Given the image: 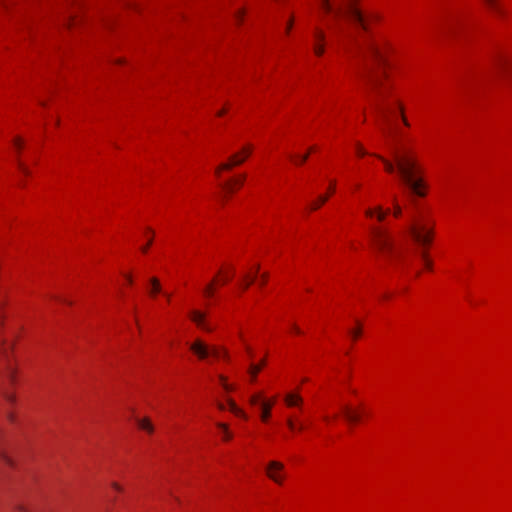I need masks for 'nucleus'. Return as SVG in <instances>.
Returning a JSON list of instances; mask_svg holds the SVG:
<instances>
[{
	"mask_svg": "<svg viewBox=\"0 0 512 512\" xmlns=\"http://www.w3.org/2000/svg\"><path fill=\"white\" fill-rule=\"evenodd\" d=\"M350 54L356 62L358 74L362 77L372 93L375 94L374 108L385 121H388V115L392 109L381 103L380 99L384 96L382 90L381 75L374 71L372 63L375 62L382 64L385 62V57L378 45L371 39L364 41L352 40V47Z\"/></svg>",
	"mask_w": 512,
	"mask_h": 512,
	"instance_id": "obj_1",
	"label": "nucleus"
},
{
	"mask_svg": "<svg viewBox=\"0 0 512 512\" xmlns=\"http://www.w3.org/2000/svg\"><path fill=\"white\" fill-rule=\"evenodd\" d=\"M392 156L394 162L377 155L384 163L387 172L394 173L397 170L411 192L418 197H424L426 195V183L419 176L421 169L414 152L407 147L393 148Z\"/></svg>",
	"mask_w": 512,
	"mask_h": 512,
	"instance_id": "obj_2",
	"label": "nucleus"
},
{
	"mask_svg": "<svg viewBox=\"0 0 512 512\" xmlns=\"http://www.w3.org/2000/svg\"><path fill=\"white\" fill-rule=\"evenodd\" d=\"M358 0H320L321 8L335 17H346L367 30L362 12L357 7Z\"/></svg>",
	"mask_w": 512,
	"mask_h": 512,
	"instance_id": "obj_3",
	"label": "nucleus"
},
{
	"mask_svg": "<svg viewBox=\"0 0 512 512\" xmlns=\"http://www.w3.org/2000/svg\"><path fill=\"white\" fill-rule=\"evenodd\" d=\"M434 222L425 215L414 218L408 226L413 239L422 246H428L433 237Z\"/></svg>",
	"mask_w": 512,
	"mask_h": 512,
	"instance_id": "obj_4",
	"label": "nucleus"
},
{
	"mask_svg": "<svg viewBox=\"0 0 512 512\" xmlns=\"http://www.w3.org/2000/svg\"><path fill=\"white\" fill-rule=\"evenodd\" d=\"M372 242L375 248L385 254L393 249V238L391 234L383 228L375 227L371 230Z\"/></svg>",
	"mask_w": 512,
	"mask_h": 512,
	"instance_id": "obj_5",
	"label": "nucleus"
},
{
	"mask_svg": "<svg viewBox=\"0 0 512 512\" xmlns=\"http://www.w3.org/2000/svg\"><path fill=\"white\" fill-rule=\"evenodd\" d=\"M190 350L197 355L201 360L206 359L212 355L216 358L224 357L227 358V351L219 347H209L201 340L197 339L190 345Z\"/></svg>",
	"mask_w": 512,
	"mask_h": 512,
	"instance_id": "obj_6",
	"label": "nucleus"
},
{
	"mask_svg": "<svg viewBox=\"0 0 512 512\" xmlns=\"http://www.w3.org/2000/svg\"><path fill=\"white\" fill-rule=\"evenodd\" d=\"M283 468H284V465L281 462L270 461L266 468L267 476L274 482L281 484L282 476L280 474H278L276 471H282Z\"/></svg>",
	"mask_w": 512,
	"mask_h": 512,
	"instance_id": "obj_7",
	"label": "nucleus"
},
{
	"mask_svg": "<svg viewBox=\"0 0 512 512\" xmlns=\"http://www.w3.org/2000/svg\"><path fill=\"white\" fill-rule=\"evenodd\" d=\"M283 468H284V465L281 462L270 461L266 468L267 476L274 482L281 484L282 476L280 474H278L276 471H282Z\"/></svg>",
	"mask_w": 512,
	"mask_h": 512,
	"instance_id": "obj_8",
	"label": "nucleus"
},
{
	"mask_svg": "<svg viewBox=\"0 0 512 512\" xmlns=\"http://www.w3.org/2000/svg\"><path fill=\"white\" fill-rule=\"evenodd\" d=\"M245 161V157L242 156V154L239 152V153H236L234 155H232L230 158H229V161L227 163H223L221 164L217 169H216V174L219 175L220 172L222 170H231L233 167L235 166H239L241 165L242 163H244Z\"/></svg>",
	"mask_w": 512,
	"mask_h": 512,
	"instance_id": "obj_9",
	"label": "nucleus"
},
{
	"mask_svg": "<svg viewBox=\"0 0 512 512\" xmlns=\"http://www.w3.org/2000/svg\"><path fill=\"white\" fill-rule=\"evenodd\" d=\"M190 317L201 329L205 331L212 330V328L205 322V315L202 312L194 310L190 313Z\"/></svg>",
	"mask_w": 512,
	"mask_h": 512,
	"instance_id": "obj_10",
	"label": "nucleus"
},
{
	"mask_svg": "<svg viewBox=\"0 0 512 512\" xmlns=\"http://www.w3.org/2000/svg\"><path fill=\"white\" fill-rule=\"evenodd\" d=\"M485 4L499 17L505 15L504 9L500 6L499 0H483Z\"/></svg>",
	"mask_w": 512,
	"mask_h": 512,
	"instance_id": "obj_11",
	"label": "nucleus"
},
{
	"mask_svg": "<svg viewBox=\"0 0 512 512\" xmlns=\"http://www.w3.org/2000/svg\"><path fill=\"white\" fill-rule=\"evenodd\" d=\"M285 403L289 407L299 406L302 404V397L296 393H288L285 398Z\"/></svg>",
	"mask_w": 512,
	"mask_h": 512,
	"instance_id": "obj_12",
	"label": "nucleus"
},
{
	"mask_svg": "<svg viewBox=\"0 0 512 512\" xmlns=\"http://www.w3.org/2000/svg\"><path fill=\"white\" fill-rule=\"evenodd\" d=\"M493 65L497 73H504L508 69L509 62L504 57H497Z\"/></svg>",
	"mask_w": 512,
	"mask_h": 512,
	"instance_id": "obj_13",
	"label": "nucleus"
},
{
	"mask_svg": "<svg viewBox=\"0 0 512 512\" xmlns=\"http://www.w3.org/2000/svg\"><path fill=\"white\" fill-rule=\"evenodd\" d=\"M274 402L271 401V402H261L260 405H261V420L262 421H267L268 418L270 417V411H271V408L273 406Z\"/></svg>",
	"mask_w": 512,
	"mask_h": 512,
	"instance_id": "obj_14",
	"label": "nucleus"
},
{
	"mask_svg": "<svg viewBox=\"0 0 512 512\" xmlns=\"http://www.w3.org/2000/svg\"><path fill=\"white\" fill-rule=\"evenodd\" d=\"M343 411H344L345 418L349 422L356 423V422H358L360 420V415L358 413L352 411L350 408L344 407Z\"/></svg>",
	"mask_w": 512,
	"mask_h": 512,
	"instance_id": "obj_15",
	"label": "nucleus"
},
{
	"mask_svg": "<svg viewBox=\"0 0 512 512\" xmlns=\"http://www.w3.org/2000/svg\"><path fill=\"white\" fill-rule=\"evenodd\" d=\"M137 424H138L139 428L147 431L148 433H152L154 430L152 423L147 418L137 419Z\"/></svg>",
	"mask_w": 512,
	"mask_h": 512,
	"instance_id": "obj_16",
	"label": "nucleus"
},
{
	"mask_svg": "<svg viewBox=\"0 0 512 512\" xmlns=\"http://www.w3.org/2000/svg\"><path fill=\"white\" fill-rule=\"evenodd\" d=\"M265 365L263 360L259 365L251 364L249 367V374L251 375V381H255L257 374L261 371L262 366Z\"/></svg>",
	"mask_w": 512,
	"mask_h": 512,
	"instance_id": "obj_17",
	"label": "nucleus"
},
{
	"mask_svg": "<svg viewBox=\"0 0 512 512\" xmlns=\"http://www.w3.org/2000/svg\"><path fill=\"white\" fill-rule=\"evenodd\" d=\"M150 283H151V289L149 292L152 296L161 292V285L157 278H155V277L151 278Z\"/></svg>",
	"mask_w": 512,
	"mask_h": 512,
	"instance_id": "obj_18",
	"label": "nucleus"
},
{
	"mask_svg": "<svg viewBox=\"0 0 512 512\" xmlns=\"http://www.w3.org/2000/svg\"><path fill=\"white\" fill-rule=\"evenodd\" d=\"M229 409L237 416L242 417L244 419H247V415L237 407V405L232 401L228 400Z\"/></svg>",
	"mask_w": 512,
	"mask_h": 512,
	"instance_id": "obj_19",
	"label": "nucleus"
},
{
	"mask_svg": "<svg viewBox=\"0 0 512 512\" xmlns=\"http://www.w3.org/2000/svg\"><path fill=\"white\" fill-rule=\"evenodd\" d=\"M389 212H390L389 208L384 210L381 206H377L375 216H376L377 220L381 222V221H384V219L386 218V216L388 215Z\"/></svg>",
	"mask_w": 512,
	"mask_h": 512,
	"instance_id": "obj_20",
	"label": "nucleus"
},
{
	"mask_svg": "<svg viewBox=\"0 0 512 512\" xmlns=\"http://www.w3.org/2000/svg\"><path fill=\"white\" fill-rule=\"evenodd\" d=\"M217 427L220 428L223 432V439L225 441H229L230 439H232L233 435L232 433L228 430V426L224 423H218L217 424Z\"/></svg>",
	"mask_w": 512,
	"mask_h": 512,
	"instance_id": "obj_21",
	"label": "nucleus"
},
{
	"mask_svg": "<svg viewBox=\"0 0 512 512\" xmlns=\"http://www.w3.org/2000/svg\"><path fill=\"white\" fill-rule=\"evenodd\" d=\"M392 204H393V215L397 218L400 217L402 215V207L399 205V202H398L396 196H393Z\"/></svg>",
	"mask_w": 512,
	"mask_h": 512,
	"instance_id": "obj_22",
	"label": "nucleus"
},
{
	"mask_svg": "<svg viewBox=\"0 0 512 512\" xmlns=\"http://www.w3.org/2000/svg\"><path fill=\"white\" fill-rule=\"evenodd\" d=\"M328 200L327 195H321L319 196L318 200L316 202H313L311 204V210L318 209L322 204H324Z\"/></svg>",
	"mask_w": 512,
	"mask_h": 512,
	"instance_id": "obj_23",
	"label": "nucleus"
},
{
	"mask_svg": "<svg viewBox=\"0 0 512 512\" xmlns=\"http://www.w3.org/2000/svg\"><path fill=\"white\" fill-rule=\"evenodd\" d=\"M286 424L291 431H296L297 424L291 417L287 418Z\"/></svg>",
	"mask_w": 512,
	"mask_h": 512,
	"instance_id": "obj_24",
	"label": "nucleus"
},
{
	"mask_svg": "<svg viewBox=\"0 0 512 512\" xmlns=\"http://www.w3.org/2000/svg\"><path fill=\"white\" fill-rule=\"evenodd\" d=\"M245 179H246V175L242 174L239 177H237L234 180H232V183L237 185V186H241L244 183Z\"/></svg>",
	"mask_w": 512,
	"mask_h": 512,
	"instance_id": "obj_25",
	"label": "nucleus"
},
{
	"mask_svg": "<svg viewBox=\"0 0 512 512\" xmlns=\"http://www.w3.org/2000/svg\"><path fill=\"white\" fill-rule=\"evenodd\" d=\"M251 152H252V146L251 145L245 146L240 151V153L242 154L243 157H245V159L251 154Z\"/></svg>",
	"mask_w": 512,
	"mask_h": 512,
	"instance_id": "obj_26",
	"label": "nucleus"
},
{
	"mask_svg": "<svg viewBox=\"0 0 512 512\" xmlns=\"http://www.w3.org/2000/svg\"><path fill=\"white\" fill-rule=\"evenodd\" d=\"M0 459H2L5 463L9 465L11 464V459L2 449H0Z\"/></svg>",
	"mask_w": 512,
	"mask_h": 512,
	"instance_id": "obj_27",
	"label": "nucleus"
},
{
	"mask_svg": "<svg viewBox=\"0 0 512 512\" xmlns=\"http://www.w3.org/2000/svg\"><path fill=\"white\" fill-rule=\"evenodd\" d=\"M421 257H422V258H423V260L425 261V266H426V268H427V269H431V268H432V263H431V261H429V260L427 259V255H426V253H425V252H422V253H421Z\"/></svg>",
	"mask_w": 512,
	"mask_h": 512,
	"instance_id": "obj_28",
	"label": "nucleus"
},
{
	"mask_svg": "<svg viewBox=\"0 0 512 512\" xmlns=\"http://www.w3.org/2000/svg\"><path fill=\"white\" fill-rule=\"evenodd\" d=\"M314 52L315 54H317L318 56L322 55L324 53V47L323 45H315L314 46Z\"/></svg>",
	"mask_w": 512,
	"mask_h": 512,
	"instance_id": "obj_29",
	"label": "nucleus"
},
{
	"mask_svg": "<svg viewBox=\"0 0 512 512\" xmlns=\"http://www.w3.org/2000/svg\"><path fill=\"white\" fill-rule=\"evenodd\" d=\"M315 37L319 41H324V39H325L324 33L321 30H319V29L316 30Z\"/></svg>",
	"mask_w": 512,
	"mask_h": 512,
	"instance_id": "obj_30",
	"label": "nucleus"
},
{
	"mask_svg": "<svg viewBox=\"0 0 512 512\" xmlns=\"http://www.w3.org/2000/svg\"><path fill=\"white\" fill-rule=\"evenodd\" d=\"M18 166L20 168V170L25 174V175H29L30 174V171L29 169L22 163V162H18Z\"/></svg>",
	"mask_w": 512,
	"mask_h": 512,
	"instance_id": "obj_31",
	"label": "nucleus"
},
{
	"mask_svg": "<svg viewBox=\"0 0 512 512\" xmlns=\"http://www.w3.org/2000/svg\"><path fill=\"white\" fill-rule=\"evenodd\" d=\"M250 403L252 405H257L260 403V395H253L251 398H250Z\"/></svg>",
	"mask_w": 512,
	"mask_h": 512,
	"instance_id": "obj_32",
	"label": "nucleus"
},
{
	"mask_svg": "<svg viewBox=\"0 0 512 512\" xmlns=\"http://www.w3.org/2000/svg\"><path fill=\"white\" fill-rule=\"evenodd\" d=\"M375 212H376V207L374 209L368 208V209L365 210V215L367 217L371 218V217L375 216Z\"/></svg>",
	"mask_w": 512,
	"mask_h": 512,
	"instance_id": "obj_33",
	"label": "nucleus"
},
{
	"mask_svg": "<svg viewBox=\"0 0 512 512\" xmlns=\"http://www.w3.org/2000/svg\"><path fill=\"white\" fill-rule=\"evenodd\" d=\"M350 334L352 335V337H353L354 339H356V338H358V337L360 336V334H361V330H360V328H357V329H355V330H351V331H350Z\"/></svg>",
	"mask_w": 512,
	"mask_h": 512,
	"instance_id": "obj_34",
	"label": "nucleus"
},
{
	"mask_svg": "<svg viewBox=\"0 0 512 512\" xmlns=\"http://www.w3.org/2000/svg\"><path fill=\"white\" fill-rule=\"evenodd\" d=\"M205 294L207 296H212L213 294V285L212 284H209L206 288H205Z\"/></svg>",
	"mask_w": 512,
	"mask_h": 512,
	"instance_id": "obj_35",
	"label": "nucleus"
},
{
	"mask_svg": "<svg viewBox=\"0 0 512 512\" xmlns=\"http://www.w3.org/2000/svg\"><path fill=\"white\" fill-rule=\"evenodd\" d=\"M220 381H221V383H222L223 387H224L226 390H231V389H232V388L230 387V385H228V384L226 383V379H225L223 376H220Z\"/></svg>",
	"mask_w": 512,
	"mask_h": 512,
	"instance_id": "obj_36",
	"label": "nucleus"
},
{
	"mask_svg": "<svg viewBox=\"0 0 512 512\" xmlns=\"http://www.w3.org/2000/svg\"><path fill=\"white\" fill-rule=\"evenodd\" d=\"M19 512H29L23 504H17L15 507Z\"/></svg>",
	"mask_w": 512,
	"mask_h": 512,
	"instance_id": "obj_37",
	"label": "nucleus"
},
{
	"mask_svg": "<svg viewBox=\"0 0 512 512\" xmlns=\"http://www.w3.org/2000/svg\"><path fill=\"white\" fill-rule=\"evenodd\" d=\"M267 279H268V274L267 273L262 274L260 284L264 285L266 283Z\"/></svg>",
	"mask_w": 512,
	"mask_h": 512,
	"instance_id": "obj_38",
	"label": "nucleus"
},
{
	"mask_svg": "<svg viewBox=\"0 0 512 512\" xmlns=\"http://www.w3.org/2000/svg\"><path fill=\"white\" fill-rule=\"evenodd\" d=\"M308 157H309V154H305V155L301 156V157L299 158V164H302V163H304L305 161H307Z\"/></svg>",
	"mask_w": 512,
	"mask_h": 512,
	"instance_id": "obj_39",
	"label": "nucleus"
},
{
	"mask_svg": "<svg viewBox=\"0 0 512 512\" xmlns=\"http://www.w3.org/2000/svg\"><path fill=\"white\" fill-rule=\"evenodd\" d=\"M151 243H152V239H150L148 241L147 245H144V247L141 248L142 252H144V253L147 252V250H148L149 246L151 245Z\"/></svg>",
	"mask_w": 512,
	"mask_h": 512,
	"instance_id": "obj_40",
	"label": "nucleus"
},
{
	"mask_svg": "<svg viewBox=\"0 0 512 512\" xmlns=\"http://www.w3.org/2000/svg\"><path fill=\"white\" fill-rule=\"evenodd\" d=\"M357 152L359 155L363 156L366 154V152L364 151V149L362 147H360L359 145L357 146Z\"/></svg>",
	"mask_w": 512,
	"mask_h": 512,
	"instance_id": "obj_41",
	"label": "nucleus"
},
{
	"mask_svg": "<svg viewBox=\"0 0 512 512\" xmlns=\"http://www.w3.org/2000/svg\"><path fill=\"white\" fill-rule=\"evenodd\" d=\"M292 25H293V20L290 19L288 24H287V27H286V32L288 33L290 31V29L292 28Z\"/></svg>",
	"mask_w": 512,
	"mask_h": 512,
	"instance_id": "obj_42",
	"label": "nucleus"
},
{
	"mask_svg": "<svg viewBox=\"0 0 512 512\" xmlns=\"http://www.w3.org/2000/svg\"><path fill=\"white\" fill-rule=\"evenodd\" d=\"M14 144L17 148H21V140L19 138H16L14 140Z\"/></svg>",
	"mask_w": 512,
	"mask_h": 512,
	"instance_id": "obj_43",
	"label": "nucleus"
},
{
	"mask_svg": "<svg viewBox=\"0 0 512 512\" xmlns=\"http://www.w3.org/2000/svg\"><path fill=\"white\" fill-rule=\"evenodd\" d=\"M334 190H335V181H331V183H330V187H329V191H330L331 193H333V192H334Z\"/></svg>",
	"mask_w": 512,
	"mask_h": 512,
	"instance_id": "obj_44",
	"label": "nucleus"
},
{
	"mask_svg": "<svg viewBox=\"0 0 512 512\" xmlns=\"http://www.w3.org/2000/svg\"><path fill=\"white\" fill-rule=\"evenodd\" d=\"M292 329H293V331H294L295 333H297V334H301V330H300V328H299V327H297L296 325H293V326H292Z\"/></svg>",
	"mask_w": 512,
	"mask_h": 512,
	"instance_id": "obj_45",
	"label": "nucleus"
},
{
	"mask_svg": "<svg viewBox=\"0 0 512 512\" xmlns=\"http://www.w3.org/2000/svg\"><path fill=\"white\" fill-rule=\"evenodd\" d=\"M253 280H254V277H252L247 283H245L243 288L247 289L249 287V285L253 282Z\"/></svg>",
	"mask_w": 512,
	"mask_h": 512,
	"instance_id": "obj_46",
	"label": "nucleus"
},
{
	"mask_svg": "<svg viewBox=\"0 0 512 512\" xmlns=\"http://www.w3.org/2000/svg\"><path fill=\"white\" fill-rule=\"evenodd\" d=\"M245 349L247 351V353L251 356L252 355V349L249 345H245Z\"/></svg>",
	"mask_w": 512,
	"mask_h": 512,
	"instance_id": "obj_47",
	"label": "nucleus"
},
{
	"mask_svg": "<svg viewBox=\"0 0 512 512\" xmlns=\"http://www.w3.org/2000/svg\"><path fill=\"white\" fill-rule=\"evenodd\" d=\"M112 486H113V488H114V489H116V490H118V491H121V490H122V488L120 487V485H118L117 483H113V484H112Z\"/></svg>",
	"mask_w": 512,
	"mask_h": 512,
	"instance_id": "obj_48",
	"label": "nucleus"
},
{
	"mask_svg": "<svg viewBox=\"0 0 512 512\" xmlns=\"http://www.w3.org/2000/svg\"><path fill=\"white\" fill-rule=\"evenodd\" d=\"M303 429H304L303 424L300 423L299 425H297V428H296L297 431H302Z\"/></svg>",
	"mask_w": 512,
	"mask_h": 512,
	"instance_id": "obj_49",
	"label": "nucleus"
},
{
	"mask_svg": "<svg viewBox=\"0 0 512 512\" xmlns=\"http://www.w3.org/2000/svg\"><path fill=\"white\" fill-rule=\"evenodd\" d=\"M402 118H403V122H404V124H405L406 126H409V123H408L407 119H406L405 117H402Z\"/></svg>",
	"mask_w": 512,
	"mask_h": 512,
	"instance_id": "obj_50",
	"label": "nucleus"
},
{
	"mask_svg": "<svg viewBox=\"0 0 512 512\" xmlns=\"http://www.w3.org/2000/svg\"><path fill=\"white\" fill-rule=\"evenodd\" d=\"M230 184H231V183H226V184L224 185V187H225V188H227V189H229V190H231Z\"/></svg>",
	"mask_w": 512,
	"mask_h": 512,
	"instance_id": "obj_51",
	"label": "nucleus"
},
{
	"mask_svg": "<svg viewBox=\"0 0 512 512\" xmlns=\"http://www.w3.org/2000/svg\"><path fill=\"white\" fill-rule=\"evenodd\" d=\"M126 278H127V280H128V282H129V283H132V278H131V276H130V275H127V276H126Z\"/></svg>",
	"mask_w": 512,
	"mask_h": 512,
	"instance_id": "obj_52",
	"label": "nucleus"
},
{
	"mask_svg": "<svg viewBox=\"0 0 512 512\" xmlns=\"http://www.w3.org/2000/svg\"><path fill=\"white\" fill-rule=\"evenodd\" d=\"M165 297H166V299L169 301V300H170V298H171V295H170V294H168V293H165Z\"/></svg>",
	"mask_w": 512,
	"mask_h": 512,
	"instance_id": "obj_53",
	"label": "nucleus"
},
{
	"mask_svg": "<svg viewBox=\"0 0 512 512\" xmlns=\"http://www.w3.org/2000/svg\"><path fill=\"white\" fill-rule=\"evenodd\" d=\"M218 407H219V409H221V410H224V409H225V406H224L223 404H219V405H218Z\"/></svg>",
	"mask_w": 512,
	"mask_h": 512,
	"instance_id": "obj_54",
	"label": "nucleus"
},
{
	"mask_svg": "<svg viewBox=\"0 0 512 512\" xmlns=\"http://www.w3.org/2000/svg\"><path fill=\"white\" fill-rule=\"evenodd\" d=\"M224 113H225V110H221V111H219V112H218V116H221V115H223Z\"/></svg>",
	"mask_w": 512,
	"mask_h": 512,
	"instance_id": "obj_55",
	"label": "nucleus"
},
{
	"mask_svg": "<svg viewBox=\"0 0 512 512\" xmlns=\"http://www.w3.org/2000/svg\"><path fill=\"white\" fill-rule=\"evenodd\" d=\"M59 301H61L63 303H69L66 299H59Z\"/></svg>",
	"mask_w": 512,
	"mask_h": 512,
	"instance_id": "obj_56",
	"label": "nucleus"
},
{
	"mask_svg": "<svg viewBox=\"0 0 512 512\" xmlns=\"http://www.w3.org/2000/svg\"><path fill=\"white\" fill-rule=\"evenodd\" d=\"M242 12H238V14L236 15V18H239L240 15H241Z\"/></svg>",
	"mask_w": 512,
	"mask_h": 512,
	"instance_id": "obj_57",
	"label": "nucleus"
},
{
	"mask_svg": "<svg viewBox=\"0 0 512 512\" xmlns=\"http://www.w3.org/2000/svg\"><path fill=\"white\" fill-rule=\"evenodd\" d=\"M259 271V265L256 266V273Z\"/></svg>",
	"mask_w": 512,
	"mask_h": 512,
	"instance_id": "obj_58",
	"label": "nucleus"
},
{
	"mask_svg": "<svg viewBox=\"0 0 512 512\" xmlns=\"http://www.w3.org/2000/svg\"><path fill=\"white\" fill-rule=\"evenodd\" d=\"M8 418H9L10 420H12V415H11V414H8Z\"/></svg>",
	"mask_w": 512,
	"mask_h": 512,
	"instance_id": "obj_59",
	"label": "nucleus"
}]
</instances>
